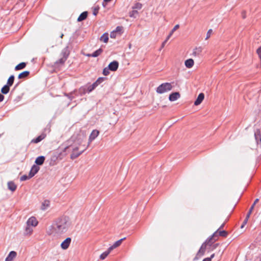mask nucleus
<instances>
[{
  "mask_svg": "<svg viewBox=\"0 0 261 261\" xmlns=\"http://www.w3.org/2000/svg\"><path fill=\"white\" fill-rule=\"evenodd\" d=\"M224 225H225V224H224V223H223V224L220 226V227H219V230H220V229L224 227Z\"/></svg>",
  "mask_w": 261,
  "mask_h": 261,
  "instance_id": "56",
  "label": "nucleus"
},
{
  "mask_svg": "<svg viewBox=\"0 0 261 261\" xmlns=\"http://www.w3.org/2000/svg\"><path fill=\"white\" fill-rule=\"evenodd\" d=\"M112 250H110V248H109L108 250L105 252H104L103 253H102L100 255V258L102 260L104 259L105 258H106V257L109 255V254L110 253V252Z\"/></svg>",
  "mask_w": 261,
  "mask_h": 261,
  "instance_id": "32",
  "label": "nucleus"
},
{
  "mask_svg": "<svg viewBox=\"0 0 261 261\" xmlns=\"http://www.w3.org/2000/svg\"><path fill=\"white\" fill-rule=\"evenodd\" d=\"M66 153H65L64 150L59 152V150L55 152L51 157V162H56L58 160H62L65 155Z\"/></svg>",
  "mask_w": 261,
  "mask_h": 261,
  "instance_id": "6",
  "label": "nucleus"
},
{
  "mask_svg": "<svg viewBox=\"0 0 261 261\" xmlns=\"http://www.w3.org/2000/svg\"><path fill=\"white\" fill-rule=\"evenodd\" d=\"M204 94L203 93H200L198 95L196 100L195 101L194 105L198 106L199 105H200L202 102L203 100L204 99Z\"/></svg>",
  "mask_w": 261,
  "mask_h": 261,
  "instance_id": "15",
  "label": "nucleus"
},
{
  "mask_svg": "<svg viewBox=\"0 0 261 261\" xmlns=\"http://www.w3.org/2000/svg\"><path fill=\"white\" fill-rule=\"evenodd\" d=\"M50 205V201L48 200H45L41 204V209L43 211L46 210Z\"/></svg>",
  "mask_w": 261,
  "mask_h": 261,
  "instance_id": "23",
  "label": "nucleus"
},
{
  "mask_svg": "<svg viewBox=\"0 0 261 261\" xmlns=\"http://www.w3.org/2000/svg\"><path fill=\"white\" fill-rule=\"evenodd\" d=\"M75 93V92L74 91L73 92H71L70 93H65V95L71 100L74 98V96L73 95V94Z\"/></svg>",
  "mask_w": 261,
  "mask_h": 261,
  "instance_id": "35",
  "label": "nucleus"
},
{
  "mask_svg": "<svg viewBox=\"0 0 261 261\" xmlns=\"http://www.w3.org/2000/svg\"><path fill=\"white\" fill-rule=\"evenodd\" d=\"M138 14V12L137 10H133L132 11V12H131V13L130 14V17H136V16L135 15L136 14Z\"/></svg>",
  "mask_w": 261,
  "mask_h": 261,
  "instance_id": "43",
  "label": "nucleus"
},
{
  "mask_svg": "<svg viewBox=\"0 0 261 261\" xmlns=\"http://www.w3.org/2000/svg\"><path fill=\"white\" fill-rule=\"evenodd\" d=\"M125 239V238H123L122 239L119 240L118 241H116V242H115V243L112 246H111V247H109L110 250H112L113 249L116 248V247L120 246L121 245V244L122 243V241Z\"/></svg>",
  "mask_w": 261,
  "mask_h": 261,
  "instance_id": "21",
  "label": "nucleus"
},
{
  "mask_svg": "<svg viewBox=\"0 0 261 261\" xmlns=\"http://www.w3.org/2000/svg\"><path fill=\"white\" fill-rule=\"evenodd\" d=\"M7 185L8 189L11 191L12 192H14L16 190L17 186L13 181H9Z\"/></svg>",
  "mask_w": 261,
  "mask_h": 261,
  "instance_id": "20",
  "label": "nucleus"
},
{
  "mask_svg": "<svg viewBox=\"0 0 261 261\" xmlns=\"http://www.w3.org/2000/svg\"><path fill=\"white\" fill-rule=\"evenodd\" d=\"M30 74V71H24L19 74L18 78L19 79H25Z\"/></svg>",
  "mask_w": 261,
  "mask_h": 261,
  "instance_id": "26",
  "label": "nucleus"
},
{
  "mask_svg": "<svg viewBox=\"0 0 261 261\" xmlns=\"http://www.w3.org/2000/svg\"><path fill=\"white\" fill-rule=\"evenodd\" d=\"M219 235L220 236L226 237L228 235V232L225 230H220L219 229H218L210 237L212 238V241L214 240L215 241L217 239H215V237H218Z\"/></svg>",
  "mask_w": 261,
  "mask_h": 261,
  "instance_id": "7",
  "label": "nucleus"
},
{
  "mask_svg": "<svg viewBox=\"0 0 261 261\" xmlns=\"http://www.w3.org/2000/svg\"><path fill=\"white\" fill-rule=\"evenodd\" d=\"M255 140L257 141V143L260 144L261 147V134H255Z\"/></svg>",
  "mask_w": 261,
  "mask_h": 261,
  "instance_id": "34",
  "label": "nucleus"
},
{
  "mask_svg": "<svg viewBox=\"0 0 261 261\" xmlns=\"http://www.w3.org/2000/svg\"><path fill=\"white\" fill-rule=\"evenodd\" d=\"M88 14V13L87 11H84V12H82L80 14V15L79 16V17L77 19V21L81 22V21H82L85 20L87 17Z\"/></svg>",
  "mask_w": 261,
  "mask_h": 261,
  "instance_id": "19",
  "label": "nucleus"
},
{
  "mask_svg": "<svg viewBox=\"0 0 261 261\" xmlns=\"http://www.w3.org/2000/svg\"><path fill=\"white\" fill-rule=\"evenodd\" d=\"M100 41L105 43H107L109 40V34L107 33H105L100 38Z\"/></svg>",
  "mask_w": 261,
  "mask_h": 261,
  "instance_id": "28",
  "label": "nucleus"
},
{
  "mask_svg": "<svg viewBox=\"0 0 261 261\" xmlns=\"http://www.w3.org/2000/svg\"><path fill=\"white\" fill-rule=\"evenodd\" d=\"M219 245V244H216L214 245V248H216Z\"/></svg>",
  "mask_w": 261,
  "mask_h": 261,
  "instance_id": "59",
  "label": "nucleus"
},
{
  "mask_svg": "<svg viewBox=\"0 0 261 261\" xmlns=\"http://www.w3.org/2000/svg\"><path fill=\"white\" fill-rule=\"evenodd\" d=\"M68 226V220L66 218H59L49 226L47 233L54 236H59L67 231Z\"/></svg>",
  "mask_w": 261,
  "mask_h": 261,
  "instance_id": "1",
  "label": "nucleus"
},
{
  "mask_svg": "<svg viewBox=\"0 0 261 261\" xmlns=\"http://www.w3.org/2000/svg\"><path fill=\"white\" fill-rule=\"evenodd\" d=\"M87 87H88V85H86L85 86H83V87H81V88H80L77 91V92H78L77 95L82 96V95L85 94L87 92H87Z\"/></svg>",
  "mask_w": 261,
  "mask_h": 261,
  "instance_id": "18",
  "label": "nucleus"
},
{
  "mask_svg": "<svg viewBox=\"0 0 261 261\" xmlns=\"http://www.w3.org/2000/svg\"><path fill=\"white\" fill-rule=\"evenodd\" d=\"M17 253L14 251H11L5 259V261H12L16 256Z\"/></svg>",
  "mask_w": 261,
  "mask_h": 261,
  "instance_id": "17",
  "label": "nucleus"
},
{
  "mask_svg": "<svg viewBox=\"0 0 261 261\" xmlns=\"http://www.w3.org/2000/svg\"><path fill=\"white\" fill-rule=\"evenodd\" d=\"M212 32H213V31H212V29H210L207 31V33H206V36L205 39H208L210 37L211 35Z\"/></svg>",
  "mask_w": 261,
  "mask_h": 261,
  "instance_id": "42",
  "label": "nucleus"
},
{
  "mask_svg": "<svg viewBox=\"0 0 261 261\" xmlns=\"http://www.w3.org/2000/svg\"><path fill=\"white\" fill-rule=\"evenodd\" d=\"M256 53L258 54L259 58L261 59V46L257 49Z\"/></svg>",
  "mask_w": 261,
  "mask_h": 261,
  "instance_id": "44",
  "label": "nucleus"
},
{
  "mask_svg": "<svg viewBox=\"0 0 261 261\" xmlns=\"http://www.w3.org/2000/svg\"><path fill=\"white\" fill-rule=\"evenodd\" d=\"M202 261H211V260L210 258L206 257V258H205L204 259H203Z\"/></svg>",
  "mask_w": 261,
  "mask_h": 261,
  "instance_id": "53",
  "label": "nucleus"
},
{
  "mask_svg": "<svg viewBox=\"0 0 261 261\" xmlns=\"http://www.w3.org/2000/svg\"><path fill=\"white\" fill-rule=\"evenodd\" d=\"M10 87L11 86L8 85L7 84L4 86L1 89V92L2 93V94H7V93H8V92L10 91Z\"/></svg>",
  "mask_w": 261,
  "mask_h": 261,
  "instance_id": "27",
  "label": "nucleus"
},
{
  "mask_svg": "<svg viewBox=\"0 0 261 261\" xmlns=\"http://www.w3.org/2000/svg\"><path fill=\"white\" fill-rule=\"evenodd\" d=\"M141 6H142V5L141 4H140V3L137 4V7H136L137 8L140 9V8H141Z\"/></svg>",
  "mask_w": 261,
  "mask_h": 261,
  "instance_id": "52",
  "label": "nucleus"
},
{
  "mask_svg": "<svg viewBox=\"0 0 261 261\" xmlns=\"http://www.w3.org/2000/svg\"><path fill=\"white\" fill-rule=\"evenodd\" d=\"M172 86L170 83H164L161 84L156 89V92L159 94H163L172 89Z\"/></svg>",
  "mask_w": 261,
  "mask_h": 261,
  "instance_id": "3",
  "label": "nucleus"
},
{
  "mask_svg": "<svg viewBox=\"0 0 261 261\" xmlns=\"http://www.w3.org/2000/svg\"><path fill=\"white\" fill-rule=\"evenodd\" d=\"M71 242V239L69 237L67 238L61 244V247L64 250H66L68 248Z\"/></svg>",
  "mask_w": 261,
  "mask_h": 261,
  "instance_id": "9",
  "label": "nucleus"
},
{
  "mask_svg": "<svg viewBox=\"0 0 261 261\" xmlns=\"http://www.w3.org/2000/svg\"><path fill=\"white\" fill-rule=\"evenodd\" d=\"M64 35L63 34H62L60 36V38H62L63 37Z\"/></svg>",
  "mask_w": 261,
  "mask_h": 261,
  "instance_id": "60",
  "label": "nucleus"
},
{
  "mask_svg": "<svg viewBox=\"0 0 261 261\" xmlns=\"http://www.w3.org/2000/svg\"><path fill=\"white\" fill-rule=\"evenodd\" d=\"M116 31H113L110 33V37L112 38H115L116 37Z\"/></svg>",
  "mask_w": 261,
  "mask_h": 261,
  "instance_id": "45",
  "label": "nucleus"
},
{
  "mask_svg": "<svg viewBox=\"0 0 261 261\" xmlns=\"http://www.w3.org/2000/svg\"><path fill=\"white\" fill-rule=\"evenodd\" d=\"M259 199H256L254 202V203L252 204V205H251V206L250 207L247 215V217H250V215L252 213V212L254 208V207L255 205V204L258 201Z\"/></svg>",
  "mask_w": 261,
  "mask_h": 261,
  "instance_id": "30",
  "label": "nucleus"
},
{
  "mask_svg": "<svg viewBox=\"0 0 261 261\" xmlns=\"http://www.w3.org/2000/svg\"><path fill=\"white\" fill-rule=\"evenodd\" d=\"M32 231H33L32 228H31L30 226L27 225V226L25 228V233L27 234H29V233H31Z\"/></svg>",
  "mask_w": 261,
  "mask_h": 261,
  "instance_id": "38",
  "label": "nucleus"
},
{
  "mask_svg": "<svg viewBox=\"0 0 261 261\" xmlns=\"http://www.w3.org/2000/svg\"><path fill=\"white\" fill-rule=\"evenodd\" d=\"M200 257H199V255H197V254L196 255L195 257L193 258V260L194 261H195V260H197L198 259H199V258H200Z\"/></svg>",
  "mask_w": 261,
  "mask_h": 261,
  "instance_id": "50",
  "label": "nucleus"
},
{
  "mask_svg": "<svg viewBox=\"0 0 261 261\" xmlns=\"http://www.w3.org/2000/svg\"><path fill=\"white\" fill-rule=\"evenodd\" d=\"M249 217H247V215H246V217L245 219V220H244L241 226V228H243L244 226L247 224V222H248V219H249Z\"/></svg>",
  "mask_w": 261,
  "mask_h": 261,
  "instance_id": "39",
  "label": "nucleus"
},
{
  "mask_svg": "<svg viewBox=\"0 0 261 261\" xmlns=\"http://www.w3.org/2000/svg\"><path fill=\"white\" fill-rule=\"evenodd\" d=\"M194 60L192 59H189L185 62V66L188 68H191L194 65Z\"/></svg>",
  "mask_w": 261,
  "mask_h": 261,
  "instance_id": "24",
  "label": "nucleus"
},
{
  "mask_svg": "<svg viewBox=\"0 0 261 261\" xmlns=\"http://www.w3.org/2000/svg\"><path fill=\"white\" fill-rule=\"evenodd\" d=\"M201 49H200V48H199V49L196 48V49L194 50V51H193V54L194 56H196V55H199V53H200V52H201Z\"/></svg>",
  "mask_w": 261,
  "mask_h": 261,
  "instance_id": "41",
  "label": "nucleus"
},
{
  "mask_svg": "<svg viewBox=\"0 0 261 261\" xmlns=\"http://www.w3.org/2000/svg\"><path fill=\"white\" fill-rule=\"evenodd\" d=\"M66 61V60L64 59V58H61L60 59H59L58 60H57L56 62H55V65H58L59 64H61V65H63L64 64V63L65 62V61Z\"/></svg>",
  "mask_w": 261,
  "mask_h": 261,
  "instance_id": "33",
  "label": "nucleus"
},
{
  "mask_svg": "<svg viewBox=\"0 0 261 261\" xmlns=\"http://www.w3.org/2000/svg\"><path fill=\"white\" fill-rule=\"evenodd\" d=\"M180 93L178 92H175L171 93L169 96V99L171 101H174L180 97Z\"/></svg>",
  "mask_w": 261,
  "mask_h": 261,
  "instance_id": "13",
  "label": "nucleus"
},
{
  "mask_svg": "<svg viewBox=\"0 0 261 261\" xmlns=\"http://www.w3.org/2000/svg\"><path fill=\"white\" fill-rule=\"evenodd\" d=\"M174 32L173 31V30H172L170 32V33H169V35H170L171 36L172 35L173 33H174Z\"/></svg>",
  "mask_w": 261,
  "mask_h": 261,
  "instance_id": "57",
  "label": "nucleus"
},
{
  "mask_svg": "<svg viewBox=\"0 0 261 261\" xmlns=\"http://www.w3.org/2000/svg\"><path fill=\"white\" fill-rule=\"evenodd\" d=\"M72 141L71 139L67 142V145L64 148L63 150L65 153H66V154L69 152H71L70 158L72 160H74L78 158L88 147L86 146L82 150L77 152L81 142L71 143Z\"/></svg>",
  "mask_w": 261,
  "mask_h": 261,
  "instance_id": "2",
  "label": "nucleus"
},
{
  "mask_svg": "<svg viewBox=\"0 0 261 261\" xmlns=\"http://www.w3.org/2000/svg\"><path fill=\"white\" fill-rule=\"evenodd\" d=\"M118 66L119 63L117 61H113L108 65L109 69H110V70L112 71H116L118 68Z\"/></svg>",
  "mask_w": 261,
  "mask_h": 261,
  "instance_id": "11",
  "label": "nucleus"
},
{
  "mask_svg": "<svg viewBox=\"0 0 261 261\" xmlns=\"http://www.w3.org/2000/svg\"><path fill=\"white\" fill-rule=\"evenodd\" d=\"M213 244L212 242V238L207 239L204 243H203L201 246L199 251L197 252V255H199V257H201L204 255L206 247L207 245L211 246Z\"/></svg>",
  "mask_w": 261,
  "mask_h": 261,
  "instance_id": "4",
  "label": "nucleus"
},
{
  "mask_svg": "<svg viewBox=\"0 0 261 261\" xmlns=\"http://www.w3.org/2000/svg\"><path fill=\"white\" fill-rule=\"evenodd\" d=\"M99 8L98 7H95L94 9H93V14L94 15V16H96L98 13V11H99Z\"/></svg>",
  "mask_w": 261,
  "mask_h": 261,
  "instance_id": "40",
  "label": "nucleus"
},
{
  "mask_svg": "<svg viewBox=\"0 0 261 261\" xmlns=\"http://www.w3.org/2000/svg\"><path fill=\"white\" fill-rule=\"evenodd\" d=\"M69 54L70 50L69 49V47L67 46L62 50L60 55L62 58L67 60L69 56Z\"/></svg>",
  "mask_w": 261,
  "mask_h": 261,
  "instance_id": "10",
  "label": "nucleus"
},
{
  "mask_svg": "<svg viewBox=\"0 0 261 261\" xmlns=\"http://www.w3.org/2000/svg\"><path fill=\"white\" fill-rule=\"evenodd\" d=\"M39 169V166L33 165L29 172L30 177H33L38 172Z\"/></svg>",
  "mask_w": 261,
  "mask_h": 261,
  "instance_id": "12",
  "label": "nucleus"
},
{
  "mask_svg": "<svg viewBox=\"0 0 261 261\" xmlns=\"http://www.w3.org/2000/svg\"><path fill=\"white\" fill-rule=\"evenodd\" d=\"M14 79H15L14 75H11L9 77L6 84H7L8 85H9L10 86H12V85L14 83Z\"/></svg>",
  "mask_w": 261,
  "mask_h": 261,
  "instance_id": "31",
  "label": "nucleus"
},
{
  "mask_svg": "<svg viewBox=\"0 0 261 261\" xmlns=\"http://www.w3.org/2000/svg\"><path fill=\"white\" fill-rule=\"evenodd\" d=\"M45 135L44 134H41V135L39 136L35 139H34L32 140V142L34 143H38L40 142L41 141H42L43 139L45 137Z\"/></svg>",
  "mask_w": 261,
  "mask_h": 261,
  "instance_id": "22",
  "label": "nucleus"
},
{
  "mask_svg": "<svg viewBox=\"0 0 261 261\" xmlns=\"http://www.w3.org/2000/svg\"><path fill=\"white\" fill-rule=\"evenodd\" d=\"M122 30V27L118 26L116 27V28L114 31H116V33H117L118 32L121 31Z\"/></svg>",
  "mask_w": 261,
  "mask_h": 261,
  "instance_id": "46",
  "label": "nucleus"
},
{
  "mask_svg": "<svg viewBox=\"0 0 261 261\" xmlns=\"http://www.w3.org/2000/svg\"><path fill=\"white\" fill-rule=\"evenodd\" d=\"M167 42V40H165L162 44L161 48H163Z\"/></svg>",
  "mask_w": 261,
  "mask_h": 261,
  "instance_id": "51",
  "label": "nucleus"
},
{
  "mask_svg": "<svg viewBox=\"0 0 261 261\" xmlns=\"http://www.w3.org/2000/svg\"><path fill=\"white\" fill-rule=\"evenodd\" d=\"M112 0H104L103 3H102V5L103 7H106V5L105 4V3H109L110 2H111Z\"/></svg>",
  "mask_w": 261,
  "mask_h": 261,
  "instance_id": "48",
  "label": "nucleus"
},
{
  "mask_svg": "<svg viewBox=\"0 0 261 261\" xmlns=\"http://www.w3.org/2000/svg\"><path fill=\"white\" fill-rule=\"evenodd\" d=\"M27 223L28 226H36L38 224V221L35 217H31L28 219Z\"/></svg>",
  "mask_w": 261,
  "mask_h": 261,
  "instance_id": "14",
  "label": "nucleus"
},
{
  "mask_svg": "<svg viewBox=\"0 0 261 261\" xmlns=\"http://www.w3.org/2000/svg\"><path fill=\"white\" fill-rule=\"evenodd\" d=\"M26 63L25 62H21L17 65L15 67V70H19L24 68L26 66Z\"/></svg>",
  "mask_w": 261,
  "mask_h": 261,
  "instance_id": "29",
  "label": "nucleus"
},
{
  "mask_svg": "<svg viewBox=\"0 0 261 261\" xmlns=\"http://www.w3.org/2000/svg\"><path fill=\"white\" fill-rule=\"evenodd\" d=\"M242 17L244 19L246 18L245 12H242Z\"/></svg>",
  "mask_w": 261,
  "mask_h": 261,
  "instance_id": "54",
  "label": "nucleus"
},
{
  "mask_svg": "<svg viewBox=\"0 0 261 261\" xmlns=\"http://www.w3.org/2000/svg\"><path fill=\"white\" fill-rule=\"evenodd\" d=\"M214 256H215V254H214V253H213V254H212V255H211V256L209 257V258H211V260H212V259L213 257H214Z\"/></svg>",
  "mask_w": 261,
  "mask_h": 261,
  "instance_id": "55",
  "label": "nucleus"
},
{
  "mask_svg": "<svg viewBox=\"0 0 261 261\" xmlns=\"http://www.w3.org/2000/svg\"><path fill=\"white\" fill-rule=\"evenodd\" d=\"M102 51V50L100 48L96 50L91 54H88V57H98Z\"/></svg>",
  "mask_w": 261,
  "mask_h": 261,
  "instance_id": "25",
  "label": "nucleus"
},
{
  "mask_svg": "<svg viewBox=\"0 0 261 261\" xmlns=\"http://www.w3.org/2000/svg\"><path fill=\"white\" fill-rule=\"evenodd\" d=\"M179 28V24H176L174 26V27L172 29L173 31L175 32L177 29Z\"/></svg>",
  "mask_w": 261,
  "mask_h": 261,
  "instance_id": "47",
  "label": "nucleus"
},
{
  "mask_svg": "<svg viewBox=\"0 0 261 261\" xmlns=\"http://www.w3.org/2000/svg\"><path fill=\"white\" fill-rule=\"evenodd\" d=\"M109 70L110 69H109V67H106V68H105L103 70V71H102V73L105 75H108L110 73V72H109Z\"/></svg>",
  "mask_w": 261,
  "mask_h": 261,
  "instance_id": "37",
  "label": "nucleus"
},
{
  "mask_svg": "<svg viewBox=\"0 0 261 261\" xmlns=\"http://www.w3.org/2000/svg\"><path fill=\"white\" fill-rule=\"evenodd\" d=\"M45 160V158L44 156L41 155V156L37 157L35 161L36 165H37L38 166H40V165H42L44 163Z\"/></svg>",
  "mask_w": 261,
  "mask_h": 261,
  "instance_id": "16",
  "label": "nucleus"
},
{
  "mask_svg": "<svg viewBox=\"0 0 261 261\" xmlns=\"http://www.w3.org/2000/svg\"><path fill=\"white\" fill-rule=\"evenodd\" d=\"M171 36L170 35H168V36L167 37L166 40H167V41L170 39V38L171 37Z\"/></svg>",
  "mask_w": 261,
  "mask_h": 261,
  "instance_id": "58",
  "label": "nucleus"
},
{
  "mask_svg": "<svg viewBox=\"0 0 261 261\" xmlns=\"http://www.w3.org/2000/svg\"><path fill=\"white\" fill-rule=\"evenodd\" d=\"M106 80V77H100L92 85H89L87 87V92L90 93L94 90L99 84L102 83Z\"/></svg>",
  "mask_w": 261,
  "mask_h": 261,
  "instance_id": "5",
  "label": "nucleus"
},
{
  "mask_svg": "<svg viewBox=\"0 0 261 261\" xmlns=\"http://www.w3.org/2000/svg\"><path fill=\"white\" fill-rule=\"evenodd\" d=\"M99 134V132L96 129L93 130L91 132V133L89 137L88 144L87 146V147L89 146V145H90L91 142L92 141H93L98 136Z\"/></svg>",
  "mask_w": 261,
  "mask_h": 261,
  "instance_id": "8",
  "label": "nucleus"
},
{
  "mask_svg": "<svg viewBox=\"0 0 261 261\" xmlns=\"http://www.w3.org/2000/svg\"><path fill=\"white\" fill-rule=\"evenodd\" d=\"M31 177H30V175H23L20 177V181H24L28 179H30Z\"/></svg>",
  "mask_w": 261,
  "mask_h": 261,
  "instance_id": "36",
  "label": "nucleus"
},
{
  "mask_svg": "<svg viewBox=\"0 0 261 261\" xmlns=\"http://www.w3.org/2000/svg\"><path fill=\"white\" fill-rule=\"evenodd\" d=\"M4 99V96L2 94L0 93V102L3 101Z\"/></svg>",
  "mask_w": 261,
  "mask_h": 261,
  "instance_id": "49",
  "label": "nucleus"
}]
</instances>
